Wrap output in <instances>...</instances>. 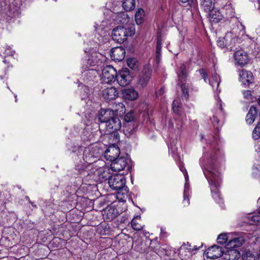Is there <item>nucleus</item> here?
<instances>
[{"label":"nucleus","instance_id":"f257e3e1","mask_svg":"<svg viewBox=\"0 0 260 260\" xmlns=\"http://www.w3.org/2000/svg\"><path fill=\"white\" fill-rule=\"evenodd\" d=\"M135 28L134 25L128 27L119 26L114 28L112 32V37L114 41L119 43L124 42L128 36H132L135 34Z\"/></svg>","mask_w":260,"mask_h":260},{"label":"nucleus","instance_id":"f03ea898","mask_svg":"<svg viewBox=\"0 0 260 260\" xmlns=\"http://www.w3.org/2000/svg\"><path fill=\"white\" fill-rule=\"evenodd\" d=\"M105 126L107 134H111L110 137L115 139V142H118L119 141L118 134L115 132L120 129L121 126V123L119 118L115 115L108 121Z\"/></svg>","mask_w":260,"mask_h":260},{"label":"nucleus","instance_id":"7ed1b4c3","mask_svg":"<svg viewBox=\"0 0 260 260\" xmlns=\"http://www.w3.org/2000/svg\"><path fill=\"white\" fill-rule=\"evenodd\" d=\"M108 183L109 186L113 189H124L126 191L125 177L121 174H116L110 176L109 178Z\"/></svg>","mask_w":260,"mask_h":260},{"label":"nucleus","instance_id":"20e7f679","mask_svg":"<svg viewBox=\"0 0 260 260\" xmlns=\"http://www.w3.org/2000/svg\"><path fill=\"white\" fill-rule=\"evenodd\" d=\"M178 78V84L180 85L182 93L184 96L187 99L189 96L188 94V86L186 85L184 82L186 81V77L187 76V71L186 68V66L184 63L180 65L179 70L177 72Z\"/></svg>","mask_w":260,"mask_h":260},{"label":"nucleus","instance_id":"39448f33","mask_svg":"<svg viewBox=\"0 0 260 260\" xmlns=\"http://www.w3.org/2000/svg\"><path fill=\"white\" fill-rule=\"evenodd\" d=\"M117 73L116 70L111 66H108L102 70L101 75L102 82L111 84L116 80Z\"/></svg>","mask_w":260,"mask_h":260},{"label":"nucleus","instance_id":"423d86ee","mask_svg":"<svg viewBox=\"0 0 260 260\" xmlns=\"http://www.w3.org/2000/svg\"><path fill=\"white\" fill-rule=\"evenodd\" d=\"M208 178L209 182L211 184V191L214 200L219 204L221 205L223 204L222 198L218 189V183H216L215 175L212 172H209V175H206Z\"/></svg>","mask_w":260,"mask_h":260},{"label":"nucleus","instance_id":"0eeeda50","mask_svg":"<svg viewBox=\"0 0 260 260\" xmlns=\"http://www.w3.org/2000/svg\"><path fill=\"white\" fill-rule=\"evenodd\" d=\"M151 74L152 70L150 66H145L138 77L137 86L141 89L145 88L151 77Z\"/></svg>","mask_w":260,"mask_h":260},{"label":"nucleus","instance_id":"6e6552de","mask_svg":"<svg viewBox=\"0 0 260 260\" xmlns=\"http://www.w3.org/2000/svg\"><path fill=\"white\" fill-rule=\"evenodd\" d=\"M224 252H225L224 247L213 245L205 251V254L208 258L214 259L222 256Z\"/></svg>","mask_w":260,"mask_h":260},{"label":"nucleus","instance_id":"1a4fd4ad","mask_svg":"<svg viewBox=\"0 0 260 260\" xmlns=\"http://www.w3.org/2000/svg\"><path fill=\"white\" fill-rule=\"evenodd\" d=\"M129 160L126 157H120L112 161L111 165V170L115 172H119L124 170L126 167L128 169V162Z\"/></svg>","mask_w":260,"mask_h":260},{"label":"nucleus","instance_id":"9d476101","mask_svg":"<svg viewBox=\"0 0 260 260\" xmlns=\"http://www.w3.org/2000/svg\"><path fill=\"white\" fill-rule=\"evenodd\" d=\"M260 223V209L253 213L249 214L244 218L241 226L258 225Z\"/></svg>","mask_w":260,"mask_h":260},{"label":"nucleus","instance_id":"9b49d317","mask_svg":"<svg viewBox=\"0 0 260 260\" xmlns=\"http://www.w3.org/2000/svg\"><path fill=\"white\" fill-rule=\"evenodd\" d=\"M239 79L244 87H248L253 81V74L250 71L242 70L239 73Z\"/></svg>","mask_w":260,"mask_h":260},{"label":"nucleus","instance_id":"f8f14e48","mask_svg":"<svg viewBox=\"0 0 260 260\" xmlns=\"http://www.w3.org/2000/svg\"><path fill=\"white\" fill-rule=\"evenodd\" d=\"M234 59L236 64L243 66L248 63L249 57L246 52L243 49H240L235 52Z\"/></svg>","mask_w":260,"mask_h":260},{"label":"nucleus","instance_id":"ddd939ff","mask_svg":"<svg viewBox=\"0 0 260 260\" xmlns=\"http://www.w3.org/2000/svg\"><path fill=\"white\" fill-rule=\"evenodd\" d=\"M118 84L124 87L128 85L131 80L132 76H131L129 72L126 69L121 71L118 75H117L116 80Z\"/></svg>","mask_w":260,"mask_h":260},{"label":"nucleus","instance_id":"4468645a","mask_svg":"<svg viewBox=\"0 0 260 260\" xmlns=\"http://www.w3.org/2000/svg\"><path fill=\"white\" fill-rule=\"evenodd\" d=\"M102 95L105 100L111 101L118 97V92L115 87L110 86L103 89Z\"/></svg>","mask_w":260,"mask_h":260},{"label":"nucleus","instance_id":"2eb2a0df","mask_svg":"<svg viewBox=\"0 0 260 260\" xmlns=\"http://www.w3.org/2000/svg\"><path fill=\"white\" fill-rule=\"evenodd\" d=\"M135 118L134 113L133 112L131 111L128 112L124 117V121L125 123L124 124L123 131L125 135H130L135 131L134 126H130L129 127V122L132 121Z\"/></svg>","mask_w":260,"mask_h":260},{"label":"nucleus","instance_id":"dca6fc26","mask_svg":"<svg viewBox=\"0 0 260 260\" xmlns=\"http://www.w3.org/2000/svg\"><path fill=\"white\" fill-rule=\"evenodd\" d=\"M225 252L223 253L224 260H238L240 257L239 251L234 248H228L224 246Z\"/></svg>","mask_w":260,"mask_h":260},{"label":"nucleus","instance_id":"f3484780","mask_svg":"<svg viewBox=\"0 0 260 260\" xmlns=\"http://www.w3.org/2000/svg\"><path fill=\"white\" fill-rule=\"evenodd\" d=\"M120 154V149L115 144L110 146L105 152V157L112 161L118 157Z\"/></svg>","mask_w":260,"mask_h":260},{"label":"nucleus","instance_id":"a211bd4d","mask_svg":"<svg viewBox=\"0 0 260 260\" xmlns=\"http://www.w3.org/2000/svg\"><path fill=\"white\" fill-rule=\"evenodd\" d=\"M225 43H226V49L232 51L234 49L236 44L238 41V38L235 35L231 32H228L225 36Z\"/></svg>","mask_w":260,"mask_h":260},{"label":"nucleus","instance_id":"6ab92c4d","mask_svg":"<svg viewBox=\"0 0 260 260\" xmlns=\"http://www.w3.org/2000/svg\"><path fill=\"white\" fill-rule=\"evenodd\" d=\"M125 53L124 49L122 47H119L113 48L110 55L114 60L120 61L124 58Z\"/></svg>","mask_w":260,"mask_h":260},{"label":"nucleus","instance_id":"aec40b11","mask_svg":"<svg viewBox=\"0 0 260 260\" xmlns=\"http://www.w3.org/2000/svg\"><path fill=\"white\" fill-rule=\"evenodd\" d=\"M102 214L105 219L111 220L117 215V209L113 206H107L102 211Z\"/></svg>","mask_w":260,"mask_h":260},{"label":"nucleus","instance_id":"412c9836","mask_svg":"<svg viewBox=\"0 0 260 260\" xmlns=\"http://www.w3.org/2000/svg\"><path fill=\"white\" fill-rule=\"evenodd\" d=\"M114 116L113 111L111 109H101L99 115V119L101 122L106 124L108 121Z\"/></svg>","mask_w":260,"mask_h":260},{"label":"nucleus","instance_id":"4be33fe9","mask_svg":"<svg viewBox=\"0 0 260 260\" xmlns=\"http://www.w3.org/2000/svg\"><path fill=\"white\" fill-rule=\"evenodd\" d=\"M209 18L211 22L217 23L223 17V15L219 10L214 9L209 12Z\"/></svg>","mask_w":260,"mask_h":260},{"label":"nucleus","instance_id":"5701e85b","mask_svg":"<svg viewBox=\"0 0 260 260\" xmlns=\"http://www.w3.org/2000/svg\"><path fill=\"white\" fill-rule=\"evenodd\" d=\"M114 115L122 116L125 112V108L124 104L122 103L115 102L113 104V109Z\"/></svg>","mask_w":260,"mask_h":260},{"label":"nucleus","instance_id":"b1692460","mask_svg":"<svg viewBox=\"0 0 260 260\" xmlns=\"http://www.w3.org/2000/svg\"><path fill=\"white\" fill-rule=\"evenodd\" d=\"M244 242V239L242 237H236L229 241L226 244L227 247L236 248L241 246Z\"/></svg>","mask_w":260,"mask_h":260},{"label":"nucleus","instance_id":"393cba45","mask_svg":"<svg viewBox=\"0 0 260 260\" xmlns=\"http://www.w3.org/2000/svg\"><path fill=\"white\" fill-rule=\"evenodd\" d=\"M257 114L256 107L251 106L246 116V122L249 124H252L254 122Z\"/></svg>","mask_w":260,"mask_h":260},{"label":"nucleus","instance_id":"a878e982","mask_svg":"<svg viewBox=\"0 0 260 260\" xmlns=\"http://www.w3.org/2000/svg\"><path fill=\"white\" fill-rule=\"evenodd\" d=\"M201 5L202 9L205 12H210L214 8L215 0H203Z\"/></svg>","mask_w":260,"mask_h":260},{"label":"nucleus","instance_id":"bb28decb","mask_svg":"<svg viewBox=\"0 0 260 260\" xmlns=\"http://www.w3.org/2000/svg\"><path fill=\"white\" fill-rule=\"evenodd\" d=\"M124 96L126 99L133 101L138 98V93L133 89H127L124 92Z\"/></svg>","mask_w":260,"mask_h":260},{"label":"nucleus","instance_id":"cd10ccee","mask_svg":"<svg viewBox=\"0 0 260 260\" xmlns=\"http://www.w3.org/2000/svg\"><path fill=\"white\" fill-rule=\"evenodd\" d=\"M135 6V0H123L122 7L125 11H132L134 9Z\"/></svg>","mask_w":260,"mask_h":260},{"label":"nucleus","instance_id":"c85d7f7f","mask_svg":"<svg viewBox=\"0 0 260 260\" xmlns=\"http://www.w3.org/2000/svg\"><path fill=\"white\" fill-rule=\"evenodd\" d=\"M220 82L219 76L216 73L212 75L211 78L209 80V83L211 86L217 90Z\"/></svg>","mask_w":260,"mask_h":260},{"label":"nucleus","instance_id":"c756f323","mask_svg":"<svg viewBox=\"0 0 260 260\" xmlns=\"http://www.w3.org/2000/svg\"><path fill=\"white\" fill-rule=\"evenodd\" d=\"M145 12L143 9L139 8L135 14V21L138 24H141L144 18Z\"/></svg>","mask_w":260,"mask_h":260},{"label":"nucleus","instance_id":"7c9ffc66","mask_svg":"<svg viewBox=\"0 0 260 260\" xmlns=\"http://www.w3.org/2000/svg\"><path fill=\"white\" fill-rule=\"evenodd\" d=\"M101 62L100 60L98 58L97 55L96 53L91 54L89 56L87 59V64L90 67H94L99 66V63Z\"/></svg>","mask_w":260,"mask_h":260},{"label":"nucleus","instance_id":"2f4dec72","mask_svg":"<svg viewBox=\"0 0 260 260\" xmlns=\"http://www.w3.org/2000/svg\"><path fill=\"white\" fill-rule=\"evenodd\" d=\"M259 257L254 255L251 251H247L242 255V260H257Z\"/></svg>","mask_w":260,"mask_h":260},{"label":"nucleus","instance_id":"473e14b6","mask_svg":"<svg viewBox=\"0 0 260 260\" xmlns=\"http://www.w3.org/2000/svg\"><path fill=\"white\" fill-rule=\"evenodd\" d=\"M228 240V237L226 233L220 234L217 237V243L220 244H225Z\"/></svg>","mask_w":260,"mask_h":260},{"label":"nucleus","instance_id":"72a5a7b5","mask_svg":"<svg viewBox=\"0 0 260 260\" xmlns=\"http://www.w3.org/2000/svg\"><path fill=\"white\" fill-rule=\"evenodd\" d=\"M127 64L129 68L133 70H135L138 68L137 61L134 58L127 59Z\"/></svg>","mask_w":260,"mask_h":260},{"label":"nucleus","instance_id":"f704fd0d","mask_svg":"<svg viewBox=\"0 0 260 260\" xmlns=\"http://www.w3.org/2000/svg\"><path fill=\"white\" fill-rule=\"evenodd\" d=\"M141 221V217L140 216H136L134 217L131 221L132 228L137 226L139 224V222Z\"/></svg>","mask_w":260,"mask_h":260},{"label":"nucleus","instance_id":"c9c22d12","mask_svg":"<svg viewBox=\"0 0 260 260\" xmlns=\"http://www.w3.org/2000/svg\"><path fill=\"white\" fill-rule=\"evenodd\" d=\"M225 37L223 38H219L217 41V45L221 48H226Z\"/></svg>","mask_w":260,"mask_h":260},{"label":"nucleus","instance_id":"e433bc0d","mask_svg":"<svg viewBox=\"0 0 260 260\" xmlns=\"http://www.w3.org/2000/svg\"><path fill=\"white\" fill-rule=\"evenodd\" d=\"M252 55L257 59H260V48L258 46L255 47L252 52Z\"/></svg>","mask_w":260,"mask_h":260},{"label":"nucleus","instance_id":"4c0bfd02","mask_svg":"<svg viewBox=\"0 0 260 260\" xmlns=\"http://www.w3.org/2000/svg\"><path fill=\"white\" fill-rule=\"evenodd\" d=\"M186 248H191V245L189 244L188 242H187L186 244L184 243L182 244V245L180 247L179 253L180 255L183 254V253L185 249H187Z\"/></svg>","mask_w":260,"mask_h":260},{"label":"nucleus","instance_id":"58836bf2","mask_svg":"<svg viewBox=\"0 0 260 260\" xmlns=\"http://www.w3.org/2000/svg\"><path fill=\"white\" fill-rule=\"evenodd\" d=\"M225 10L227 11L226 13L227 17H232L233 16H234L233 10L232 7L228 6L226 7Z\"/></svg>","mask_w":260,"mask_h":260},{"label":"nucleus","instance_id":"ea45409f","mask_svg":"<svg viewBox=\"0 0 260 260\" xmlns=\"http://www.w3.org/2000/svg\"><path fill=\"white\" fill-rule=\"evenodd\" d=\"M178 101L177 100H175L173 102L172 106H173V110L174 112L178 113L179 112V107L178 106Z\"/></svg>","mask_w":260,"mask_h":260},{"label":"nucleus","instance_id":"a19ab883","mask_svg":"<svg viewBox=\"0 0 260 260\" xmlns=\"http://www.w3.org/2000/svg\"><path fill=\"white\" fill-rule=\"evenodd\" d=\"M199 72L202 78L204 80L205 82H206V79L207 78V73L206 71L204 69H201V70H200Z\"/></svg>","mask_w":260,"mask_h":260},{"label":"nucleus","instance_id":"79ce46f5","mask_svg":"<svg viewBox=\"0 0 260 260\" xmlns=\"http://www.w3.org/2000/svg\"><path fill=\"white\" fill-rule=\"evenodd\" d=\"M186 193L187 188L185 187L184 191V204L185 205H188L189 204V200L187 198V199H186Z\"/></svg>","mask_w":260,"mask_h":260},{"label":"nucleus","instance_id":"37998d69","mask_svg":"<svg viewBox=\"0 0 260 260\" xmlns=\"http://www.w3.org/2000/svg\"><path fill=\"white\" fill-rule=\"evenodd\" d=\"M243 95L245 98H246L247 99H249L251 98V91L250 90H246L243 91Z\"/></svg>","mask_w":260,"mask_h":260},{"label":"nucleus","instance_id":"c03bdc74","mask_svg":"<svg viewBox=\"0 0 260 260\" xmlns=\"http://www.w3.org/2000/svg\"><path fill=\"white\" fill-rule=\"evenodd\" d=\"M202 246H203V243H202L201 246H200L199 247H198L197 246L195 245V246H193V247L192 248H187V249L189 252H192L193 251L197 250L199 249V248H200Z\"/></svg>","mask_w":260,"mask_h":260},{"label":"nucleus","instance_id":"a18cd8bd","mask_svg":"<svg viewBox=\"0 0 260 260\" xmlns=\"http://www.w3.org/2000/svg\"><path fill=\"white\" fill-rule=\"evenodd\" d=\"M161 45H162V39H161L160 36H158L156 47H159V48L161 49Z\"/></svg>","mask_w":260,"mask_h":260},{"label":"nucleus","instance_id":"49530a36","mask_svg":"<svg viewBox=\"0 0 260 260\" xmlns=\"http://www.w3.org/2000/svg\"><path fill=\"white\" fill-rule=\"evenodd\" d=\"M109 229H97V232H99L101 234L104 235L105 232L106 231L109 232Z\"/></svg>","mask_w":260,"mask_h":260},{"label":"nucleus","instance_id":"de8ad7c7","mask_svg":"<svg viewBox=\"0 0 260 260\" xmlns=\"http://www.w3.org/2000/svg\"><path fill=\"white\" fill-rule=\"evenodd\" d=\"M217 104L219 106L220 110L221 111H222L223 108L222 107V101H221V100L219 98H218L217 100Z\"/></svg>","mask_w":260,"mask_h":260},{"label":"nucleus","instance_id":"09e8293b","mask_svg":"<svg viewBox=\"0 0 260 260\" xmlns=\"http://www.w3.org/2000/svg\"><path fill=\"white\" fill-rule=\"evenodd\" d=\"M5 54L7 55H12L13 54V51H12L11 49H9V48H8L5 51Z\"/></svg>","mask_w":260,"mask_h":260},{"label":"nucleus","instance_id":"8fccbe9b","mask_svg":"<svg viewBox=\"0 0 260 260\" xmlns=\"http://www.w3.org/2000/svg\"><path fill=\"white\" fill-rule=\"evenodd\" d=\"M179 1L183 3H188V4H190L192 2V0H179Z\"/></svg>","mask_w":260,"mask_h":260},{"label":"nucleus","instance_id":"3c124183","mask_svg":"<svg viewBox=\"0 0 260 260\" xmlns=\"http://www.w3.org/2000/svg\"><path fill=\"white\" fill-rule=\"evenodd\" d=\"M156 54L161 55V49L159 47H156Z\"/></svg>","mask_w":260,"mask_h":260},{"label":"nucleus","instance_id":"603ef678","mask_svg":"<svg viewBox=\"0 0 260 260\" xmlns=\"http://www.w3.org/2000/svg\"><path fill=\"white\" fill-rule=\"evenodd\" d=\"M160 59V55L156 54V60L157 63L159 62Z\"/></svg>","mask_w":260,"mask_h":260},{"label":"nucleus","instance_id":"864d4df0","mask_svg":"<svg viewBox=\"0 0 260 260\" xmlns=\"http://www.w3.org/2000/svg\"><path fill=\"white\" fill-rule=\"evenodd\" d=\"M163 91H164V89L162 88H161L157 94H161V93H162Z\"/></svg>","mask_w":260,"mask_h":260},{"label":"nucleus","instance_id":"5fc2aeb1","mask_svg":"<svg viewBox=\"0 0 260 260\" xmlns=\"http://www.w3.org/2000/svg\"><path fill=\"white\" fill-rule=\"evenodd\" d=\"M29 202L31 204H32V206L33 207H36V205H34V204H33V203H32V202H31L29 200Z\"/></svg>","mask_w":260,"mask_h":260},{"label":"nucleus","instance_id":"6e6d98bb","mask_svg":"<svg viewBox=\"0 0 260 260\" xmlns=\"http://www.w3.org/2000/svg\"><path fill=\"white\" fill-rule=\"evenodd\" d=\"M137 250L140 251V252H143V250L142 249H139V247L137 248Z\"/></svg>","mask_w":260,"mask_h":260},{"label":"nucleus","instance_id":"4d7b16f0","mask_svg":"<svg viewBox=\"0 0 260 260\" xmlns=\"http://www.w3.org/2000/svg\"><path fill=\"white\" fill-rule=\"evenodd\" d=\"M134 230H136V231H140L141 230H142V229H140V228H139V229H133Z\"/></svg>","mask_w":260,"mask_h":260},{"label":"nucleus","instance_id":"13d9d810","mask_svg":"<svg viewBox=\"0 0 260 260\" xmlns=\"http://www.w3.org/2000/svg\"><path fill=\"white\" fill-rule=\"evenodd\" d=\"M214 118L215 119V118ZM215 120L216 122L217 123V124H218L219 120L218 119H217L216 118V120Z\"/></svg>","mask_w":260,"mask_h":260},{"label":"nucleus","instance_id":"bf43d9fd","mask_svg":"<svg viewBox=\"0 0 260 260\" xmlns=\"http://www.w3.org/2000/svg\"><path fill=\"white\" fill-rule=\"evenodd\" d=\"M258 104L260 105V97L259 98V99L258 100Z\"/></svg>","mask_w":260,"mask_h":260},{"label":"nucleus","instance_id":"052dcab7","mask_svg":"<svg viewBox=\"0 0 260 260\" xmlns=\"http://www.w3.org/2000/svg\"><path fill=\"white\" fill-rule=\"evenodd\" d=\"M187 178H188V176H187V175H186V176H185V179H186V180L187 179Z\"/></svg>","mask_w":260,"mask_h":260},{"label":"nucleus","instance_id":"680f3d73","mask_svg":"<svg viewBox=\"0 0 260 260\" xmlns=\"http://www.w3.org/2000/svg\"><path fill=\"white\" fill-rule=\"evenodd\" d=\"M26 198L28 200H29V198L28 197H26Z\"/></svg>","mask_w":260,"mask_h":260},{"label":"nucleus","instance_id":"e2e57ef3","mask_svg":"<svg viewBox=\"0 0 260 260\" xmlns=\"http://www.w3.org/2000/svg\"><path fill=\"white\" fill-rule=\"evenodd\" d=\"M181 170L182 171H183V169H181Z\"/></svg>","mask_w":260,"mask_h":260},{"label":"nucleus","instance_id":"0e129e2a","mask_svg":"<svg viewBox=\"0 0 260 260\" xmlns=\"http://www.w3.org/2000/svg\"><path fill=\"white\" fill-rule=\"evenodd\" d=\"M258 202H260V198L258 199Z\"/></svg>","mask_w":260,"mask_h":260}]
</instances>
